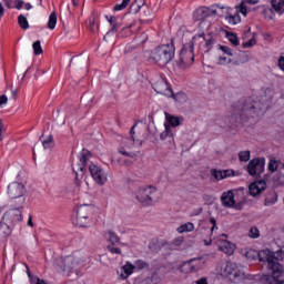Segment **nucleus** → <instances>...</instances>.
I'll return each mask as SVG.
<instances>
[{"mask_svg":"<svg viewBox=\"0 0 284 284\" xmlns=\"http://www.w3.org/2000/svg\"><path fill=\"white\" fill-rule=\"evenodd\" d=\"M27 225H28L29 227H34V223L32 222V215H29V220H28V222H27Z\"/></svg>","mask_w":284,"mask_h":284,"instance_id":"obj_55","label":"nucleus"},{"mask_svg":"<svg viewBox=\"0 0 284 284\" xmlns=\"http://www.w3.org/2000/svg\"><path fill=\"white\" fill-rule=\"evenodd\" d=\"M278 68L280 70H282V72H284V57H281L278 59Z\"/></svg>","mask_w":284,"mask_h":284,"instance_id":"obj_49","label":"nucleus"},{"mask_svg":"<svg viewBox=\"0 0 284 284\" xmlns=\"http://www.w3.org/2000/svg\"><path fill=\"white\" fill-rule=\"evenodd\" d=\"M239 159H240V161L247 163V161H250V151H241L239 153Z\"/></svg>","mask_w":284,"mask_h":284,"instance_id":"obj_41","label":"nucleus"},{"mask_svg":"<svg viewBox=\"0 0 284 284\" xmlns=\"http://www.w3.org/2000/svg\"><path fill=\"white\" fill-rule=\"evenodd\" d=\"M230 57L231 55H221L217 61L219 65H227L232 63V59Z\"/></svg>","mask_w":284,"mask_h":284,"instance_id":"obj_39","label":"nucleus"},{"mask_svg":"<svg viewBox=\"0 0 284 284\" xmlns=\"http://www.w3.org/2000/svg\"><path fill=\"white\" fill-rule=\"evenodd\" d=\"M136 199L141 205H154L161 199V193L154 186H145L138 190Z\"/></svg>","mask_w":284,"mask_h":284,"instance_id":"obj_8","label":"nucleus"},{"mask_svg":"<svg viewBox=\"0 0 284 284\" xmlns=\"http://www.w3.org/2000/svg\"><path fill=\"white\" fill-rule=\"evenodd\" d=\"M63 272H72V270H81L90 265V255L83 251L74 252L63 258Z\"/></svg>","mask_w":284,"mask_h":284,"instance_id":"obj_5","label":"nucleus"},{"mask_svg":"<svg viewBox=\"0 0 284 284\" xmlns=\"http://www.w3.org/2000/svg\"><path fill=\"white\" fill-rule=\"evenodd\" d=\"M266 187H267V183H265V181L263 180H260L250 184L248 192L251 196H258V194H261L262 192H265Z\"/></svg>","mask_w":284,"mask_h":284,"instance_id":"obj_18","label":"nucleus"},{"mask_svg":"<svg viewBox=\"0 0 284 284\" xmlns=\"http://www.w3.org/2000/svg\"><path fill=\"white\" fill-rule=\"evenodd\" d=\"M22 210H23V204H21L18 207L10 209L4 213L2 221H4L6 223H9L10 225H16V223L21 222L23 219Z\"/></svg>","mask_w":284,"mask_h":284,"instance_id":"obj_11","label":"nucleus"},{"mask_svg":"<svg viewBox=\"0 0 284 284\" xmlns=\"http://www.w3.org/2000/svg\"><path fill=\"white\" fill-rule=\"evenodd\" d=\"M196 284H207V278L206 277H201L195 282Z\"/></svg>","mask_w":284,"mask_h":284,"instance_id":"obj_53","label":"nucleus"},{"mask_svg":"<svg viewBox=\"0 0 284 284\" xmlns=\"http://www.w3.org/2000/svg\"><path fill=\"white\" fill-rule=\"evenodd\" d=\"M248 236L251 239H258L261 236V232L255 226H253L248 232Z\"/></svg>","mask_w":284,"mask_h":284,"instance_id":"obj_43","label":"nucleus"},{"mask_svg":"<svg viewBox=\"0 0 284 284\" xmlns=\"http://www.w3.org/2000/svg\"><path fill=\"white\" fill-rule=\"evenodd\" d=\"M118 274H119L120 278H123V281H125V278H130V276H132V274H134V264L126 262L120 268V271H118Z\"/></svg>","mask_w":284,"mask_h":284,"instance_id":"obj_19","label":"nucleus"},{"mask_svg":"<svg viewBox=\"0 0 284 284\" xmlns=\"http://www.w3.org/2000/svg\"><path fill=\"white\" fill-rule=\"evenodd\" d=\"M223 239H227V235L221 234L216 241V245H217L220 252H223L227 256H232V254H234V251L236 250V245H234V243H232L227 240H223Z\"/></svg>","mask_w":284,"mask_h":284,"instance_id":"obj_13","label":"nucleus"},{"mask_svg":"<svg viewBox=\"0 0 284 284\" xmlns=\"http://www.w3.org/2000/svg\"><path fill=\"white\" fill-rule=\"evenodd\" d=\"M161 283V277L159 276V273L154 272L149 276L145 281L144 284H159Z\"/></svg>","mask_w":284,"mask_h":284,"instance_id":"obj_29","label":"nucleus"},{"mask_svg":"<svg viewBox=\"0 0 284 284\" xmlns=\"http://www.w3.org/2000/svg\"><path fill=\"white\" fill-rule=\"evenodd\" d=\"M97 206L92 204H82L77 209V214L73 217V225L78 227H90L94 223V213Z\"/></svg>","mask_w":284,"mask_h":284,"instance_id":"obj_6","label":"nucleus"},{"mask_svg":"<svg viewBox=\"0 0 284 284\" xmlns=\"http://www.w3.org/2000/svg\"><path fill=\"white\" fill-rule=\"evenodd\" d=\"M268 170L270 172H276V170H278V162H276V160H270Z\"/></svg>","mask_w":284,"mask_h":284,"instance_id":"obj_44","label":"nucleus"},{"mask_svg":"<svg viewBox=\"0 0 284 284\" xmlns=\"http://www.w3.org/2000/svg\"><path fill=\"white\" fill-rule=\"evenodd\" d=\"M165 136H172L170 128H179V125L183 123V119L181 116H174L168 112L165 113Z\"/></svg>","mask_w":284,"mask_h":284,"instance_id":"obj_17","label":"nucleus"},{"mask_svg":"<svg viewBox=\"0 0 284 284\" xmlns=\"http://www.w3.org/2000/svg\"><path fill=\"white\" fill-rule=\"evenodd\" d=\"M181 243H183V239H176L171 244H163V247H169V250H178L181 247Z\"/></svg>","mask_w":284,"mask_h":284,"instance_id":"obj_33","label":"nucleus"},{"mask_svg":"<svg viewBox=\"0 0 284 284\" xmlns=\"http://www.w3.org/2000/svg\"><path fill=\"white\" fill-rule=\"evenodd\" d=\"M12 234V229L8 224V222H0V241L3 239H8Z\"/></svg>","mask_w":284,"mask_h":284,"instance_id":"obj_25","label":"nucleus"},{"mask_svg":"<svg viewBox=\"0 0 284 284\" xmlns=\"http://www.w3.org/2000/svg\"><path fill=\"white\" fill-rule=\"evenodd\" d=\"M154 90L158 94H163L164 97H172L175 101H179L180 99H185V93H176L172 91L170 88V84L165 82V80H160L154 85Z\"/></svg>","mask_w":284,"mask_h":284,"instance_id":"obj_10","label":"nucleus"},{"mask_svg":"<svg viewBox=\"0 0 284 284\" xmlns=\"http://www.w3.org/2000/svg\"><path fill=\"white\" fill-rule=\"evenodd\" d=\"M216 272L220 276H224L225 278H230L232 283H240L241 278H243V274L236 267V264L233 262H220L216 265Z\"/></svg>","mask_w":284,"mask_h":284,"instance_id":"obj_7","label":"nucleus"},{"mask_svg":"<svg viewBox=\"0 0 284 284\" xmlns=\"http://www.w3.org/2000/svg\"><path fill=\"white\" fill-rule=\"evenodd\" d=\"M260 0H243L239 6V12L243 14V17H247V13L252 11L250 6H256Z\"/></svg>","mask_w":284,"mask_h":284,"instance_id":"obj_22","label":"nucleus"},{"mask_svg":"<svg viewBox=\"0 0 284 284\" xmlns=\"http://www.w3.org/2000/svg\"><path fill=\"white\" fill-rule=\"evenodd\" d=\"M205 263H207V260L205 257H195L191 258V268L193 270V273L201 272L203 267H205Z\"/></svg>","mask_w":284,"mask_h":284,"instance_id":"obj_23","label":"nucleus"},{"mask_svg":"<svg viewBox=\"0 0 284 284\" xmlns=\"http://www.w3.org/2000/svg\"><path fill=\"white\" fill-rule=\"evenodd\" d=\"M34 54H43V48H41V41H36L32 45Z\"/></svg>","mask_w":284,"mask_h":284,"instance_id":"obj_40","label":"nucleus"},{"mask_svg":"<svg viewBox=\"0 0 284 284\" xmlns=\"http://www.w3.org/2000/svg\"><path fill=\"white\" fill-rule=\"evenodd\" d=\"M16 8H17V10H21V8H23V1L16 0Z\"/></svg>","mask_w":284,"mask_h":284,"instance_id":"obj_51","label":"nucleus"},{"mask_svg":"<svg viewBox=\"0 0 284 284\" xmlns=\"http://www.w3.org/2000/svg\"><path fill=\"white\" fill-rule=\"evenodd\" d=\"M120 153H122L123 156H128V152H125L124 150H120Z\"/></svg>","mask_w":284,"mask_h":284,"instance_id":"obj_62","label":"nucleus"},{"mask_svg":"<svg viewBox=\"0 0 284 284\" xmlns=\"http://www.w3.org/2000/svg\"><path fill=\"white\" fill-rule=\"evenodd\" d=\"M283 258V250L272 252L270 248H264L258 252V260L262 263H267V270L271 272L266 275L265 284H284L283 265L280 263Z\"/></svg>","mask_w":284,"mask_h":284,"instance_id":"obj_1","label":"nucleus"},{"mask_svg":"<svg viewBox=\"0 0 284 284\" xmlns=\"http://www.w3.org/2000/svg\"><path fill=\"white\" fill-rule=\"evenodd\" d=\"M233 174H234V171L232 170H224V171L212 170L211 171V176H213L215 181H223V179H227V176H232Z\"/></svg>","mask_w":284,"mask_h":284,"instance_id":"obj_24","label":"nucleus"},{"mask_svg":"<svg viewBox=\"0 0 284 284\" xmlns=\"http://www.w3.org/2000/svg\"><path fill=\"white\" fill-rule=\"evenodd\" d=\"M271 6L275 12H281L284 7V0H271Z\"/></svg>","mask_w":284,"mask_h":284,"instance_id":"obj_31","label":"nucleus"},{"mask_svg":"<svg viewBox=\"0 0 284 284\" xmlns=\"http://www.w3.org/2000/svg\"><path fill=\"white\" fill-rule=\"evenodd\" d=\"M90 151L82 150V152L78 155L79 163L73 168V170L85 172V170L89 168V172L94 183H97V185H105V183H108V172H105L100 165L94 163L90 164Z\"/></svg>","mask_w":284,"mask_h":284,"instance_id":"obj_2","label":"nucleus"},{"mask_svg":"<svg viewBox=\"0 0 284 284\" xmlns=\"http://www.w3.org/2000/svg\"><path fill=\"white\" fill-rule=\"evenodd\" d=\"M247 172L251 176H261L265 172V159H254L247 165Z\"/></svg>","mask_w":284,"mask_h":284,"instance_id":"obj_12","label":"nucleus"},{"mask_svg":"<svg viewBox=\"0 0 284 284\" xmlns=\"http://www.w3.org/2000/svg\"><path fill=\"white\" fill-rule=\"evenodd\" d=\"M3 2L7 6V8H14V6L12 4V0H3Z\"/></svg>","mask_w":284,"mask_h":284,"instance_id":"obj_54","label":"nucleus"},{"mask_svg":"<svg viewBox=\"0 0 284 284\" xmlns=\"http://www.w3.org/2000/svg\"><path fill=\"white\" fill-rule=\"evenodd\" d=\"M194 63V44L186 43L183 45L180 52V65L181 68H190Z\"/></svg>","mask_w":284,"mask_h":284,"instance_id":"obj_9","label":"nucleus"},{"mask_svg":"<svg viewBox=\"0 0 284 284\" xmlns=\"http://www.w3.org/2000/svg\"><path fill=\"white\" fill-rule=\"evenodd\" d=\"M267 110V103H262L261 101H254L252 104V98H250L242 106L240 115H233L231 121H239L240 123H245L250 118L261 116L263 112Z\"/></svg>","mask_w":284,"mask_h":284,"instance_id":"obj_3","label":"nucleus"},{"mask_svg":"<svg viewBox=\"0 0 284 284\" xmlns=\"http://www.w3.org/2000/svg\"><path fill=\"white\" fill-rule=\"evenodd\" d=\"M26 194V185L19 182H12L8 185V196L11 199H21Z\"/></svg>","mask_w":284,"mask_h":284,"instance_id":"obj_16","label":"nucleus"},{"mask_svg":"<svg viewBox=\"0 0 284 284\" xmlns=\"http://www.w3.org/2000/svg\"><path fill=\"white\" fill-rule=\"evenodd\" d=\"M220 128H227V124H222L220 121L216 122Z\"/></svg>","mask_w":284,"mask_h":284,"instance_id":"obj_61","label":"nucleus"},{"mask_svg":"<svg viewBox=\"0 0 284 284\" xmlns=\"http://www.w3.org/2000/svg\"><path fill=\"white\" fill-rule=\"evenodd\" d=\"M18 22L22 30H28V28H30V24L28 23V19L26 18V16H19Z\"/></svg>","mask_w":284,"mask_h":284,"instance_id":"obj_36","label":"nucleus"},{"mask_svg":"<svg viewBox=\"0 0 284 284\" xmlns=\"http://www.w3.org/2000/svg\"><path fill=\"white\" fill-rule=\"evenodd\" d=\"M42 145L44 150H50V148L54 145V140L52 139V135H49L45 140H43Z\"/></svg>","mask_w":284,"mask_h":284,"instance_id":"obj_38","label":"nucleus"},{"mask_svg":"<svg viewBox=\"0 0 284 284\" xmlns=\"http://www.w3.org/2000/svg\"><path fill=\"white\" fill-rule=\"evenodd\" d=\"M130 1H132V0H122V2L120 4H115L114 6L115 12H121V10H125V8H128V6H130Z\"/></svg>","mask_w":284,"mask_h":284,"instance_id":"obj_37","label":"nucleus"},{"mask_svg":"<svg viewBox=\"0 0 284 284\" xmlns=\"http://www.w3.org/2000/svg\"><path fill=\"white\" fill-rule=\"evenodd\" d=\"M193 43L204 50H211L212 45H214V39L211 34L197 33L193 37Z\"/></svg>","mask_w":284,"mask_h":284,"instance_id":"obj_14","label":"nucleus"},{"mask_svg":"<svg viewBox=\"0 0 284 284\" xmlns=\"http://www.w3.org/2000/svg\"><path fill=\"white\" fill-rule=\"evenodd\" d=\"M175 52L176 49L174 48V42L171 41L170 44H162L152 50L150 53V60L156 65H160V68H165V65L174 59Z\"/></svg>","mask_w":284,"mask_h":284,"instance_id":"obj_4","label":"nucleus"},{"mask_svg":"<svg viewBox=\"0 0 284 284\" xmlns=\"http://www.w3.org/2000/svg\"><path fill=\"white\" fill-rule=\"evenodd\" d=\"M227 128L234 129V124L233 123L227 124Z\"/></svg>","mask_w":284,"mask_h":284,"instance_id":"obj_64","label":"nucleus"},{"mask_svg":"<svg viewBox=\"0 0 284 284\" xmlns=\"http://www.w3.org/2000/svg\"><path fill=\"white\" fill-rule=\"evenodd\" d=\"M214 14H217L215 6L200 7L193 12V19L194 21H203V19H207V17H214Z\"/></svg>","mask_w":284,"mask_h":284,"instance_id":"obj_15","label":"nucleus"},{"mask_svg":"<svg viewBox=\"0 0 284 284\" xmlns=\"http://www.w3.org/2000/svg\"><path fill=\"white\" fill-rule=\"evenodd\" d=\"M104 239H106V241H109V243L112 245H116V243H119V236H116V233L112 231H106L104 233Z\"/></svg>","mask_w":284,"mask_h":284,"instance_id":"obj_27","label":"nucleus"},{"mask_svg":"<svg viewBox=\"0 0 284 284\" xmlns=\"http://www.w3.org/2000/svg\"><path fill=\"white\" fill-rule=\"evenodd\" d=\"M105 19L111 26V32H116V30H119V23L116 22V18L112 16H105Z\"/></svg>","mask_w":284,"mask_h":284,"instance_id":"obj_30","label":"nucleus"},{"mask_svg":"<svg viewBox=\"0 0 284 284\" xmlns=\"http://www.w3.org/2000/svg\"><path fill=\"white\" fill-rule=\"evenodd\" d=\"M227 40L230 41V43H232V45L236 47L239 45V37H236V34L234 33H227Z\"/></svg>","mask_w":284,"mask_h":284,"instance_id":"obj_42","label":"nucleus"},{"mask_svg":"<svg viewBox=\"0 0 284 284\" xmlns=\"http://www.w3.org/2000/svg\"><path fill=\"white\" fill-rule=\"evenodd\" d=\"M6 133V125L0 122V141H3V134Z\"/></svg>","mask_w":284,"mask_h":284,"instance_id":"obj_47","label":"nucleus"},{"mask_svg":"<svg viewBox=\"0 0 284 284\" xmlns=\"http://www.w3.org/2000/svg\"><path fill=\"white\" fill-rule=\"evenodd\" d=\"M220 50L224 52V54H227V57H232V49H230V47L221 45Z\"/></svg>","mask_w":284,"mask_h":284,"instance_id":"obj_46","label":"nucleus"},{"mask_svg":"<svg viewBox=\"0 0 284 284\" xmlns=\"http://www.w3.org/2000/svg\"><path fill=\"white\" fill-rule=\"evenodd\" d=\"M222 204L224 207H234L236 200H234V191L224 192L221 196Z\"/></svg>","mask_w":284,"mask_h":284,"instance_id":"obj_20","label":"nucleus"},{"mask_svg":"<svg viewBox=\"0 0 284 284\" xmlns=\"http://www.w3.org/2000/svg\"><path fill=\"white\" fill-rule=\"evenodd\" d=\"M26 10H32V4L27 3V4H26Z\"/></svg>","mask_w":284,"mask_h":284,"instance_id":"obj_60","label":"nucleus"},{"mask_svg":"<svg viewBox=\"0 0 284 284\" xmlns=\"http://www.w3.org/2000/svg\"><path fill=\"white\" fill-rule=\"evenodd\" d=\"M84 184L87 185V190H90V183H88V181H85Z\"/></svg>","mask_w":284,"mask_h":284,"instance_id":"obj_63","label":"nucleus"},{"mask_svg":"<svg viewBox=\"0 0 284 284\" xmlns=\"http://www.w3.org/2000/svg\"><path fill=\"white\" fill-rule=\"evenodd\" d=\"M90 23H91V26H90V30H92L93 32H94V30H97V28H99V26H97L95 23H94V21H90Z\"/></svg>","mask_w":284,"mask_h":284,"instance_id":"obj_57","label":"nucleus"},{"mask_svg":"<svg viewBox=\"0 0 284 284\" xmlns=\"http://www.w3.org/2000/svg\"><path fill=\"white\" fill-rule=\"evenodd\" d=\"M48 28H49V30H54L57 28V13L55 12H52L49 16Z\"/></svg>","mask_w":284,"mask_h":284,"instance_id":"obj_32","label":"nucleus"},{"mask_svg":"<svg viewBox=\"0 0 284 284\" xmlns=\"http://www.w3.org/2000/svg\"><path fill=\"white\" fill-rule=\"evenodd\" d=\"M180 270L183 274H194V270H192V260L184 262L180 266Z\"/></svg>","mask_w":284,"mask_h":284,"instance_id":"obj_28","label":"nucleus"},{"mask_svg":"<svg viewBox=\"0 0 284 284\" xmlns=\"http://www.w3.org/2000/svg\"><path fill=\"white\" fill-rule=\"evenodd\" d=\"M134 128H136V124H134V125L131 128V130H130V134H131V138H132L131 143H134V134H135Z\"/></svg>","mask_w":284,"mask_h":284,"instance_id":"obj_52","label":"nucleus"},{"mask_svg":"<svg viewBox=\"0 0 284 284\" xmlns=\"http://www.w3.org/2000/svg\"><path fill=\"white\" fill-rule=\"evenodd\" d=\"M133 266H134V270H148V267H150V264H148L143 260H138L134 262Z\"/></svg>","mask_w":284,"mask_h":284,"instance_id":"obj_35","label":"nucleus"},{"mask_svg":"<svg viewBox=\"0 0 284 284\" xmlns=\"http://www.w3.org/2000/svg\"><path fill=\"white\" fill-rule=\"evenodd\" d=\"M210 225H211L210 226L211 236H213V239H215L214 234H217L219 226L216 225V220L214 217L210 219Z\"/></svg>","mask_w":284,"mask_h":284,"instance_id":"obj_34","label":"nucleus"},{"mask_svg":"<svg viewBox=\"0 0 284 284\" xmlns=\"http://www.w3.org/2000/svg\"><path fill=\"white\" fill-rule=\"evenodd\" d=\"M176 232L179 234H185V232H194V223H184L176 229Z\"/></svg>","mask_w":284,"mask_h":284,"instance_id":"obj_26","label":"nucleus"},{"mask_svg":"<svg viewBox=\"0 0 284 284\" xmlns=\"http://www.w3.org/2000/svg\"><path fill=\"white\" fill-rule=\"evenodd\" d=\"M6 103H8V97L0 95V105H6Z\"/></svg>","mask_w":284,"mask_h":284,"instance_id":"obj_50","label":"nucleus"},{"mask_svg":"<svg viewBox=\"0 0 284 284\" xmlns=\"http://www.w3.org/2000/svg\"><path fill=\"white\" fill-rule=\"evenodd\" d=\"M239 7L233 11L232 9H227V16H226V21L230 23V26H236L241 23V16L239 14Z\"/></svg>","mask_w":284,"mask_h":284,"instance_id":"obj_21","label":"nucleus"},{"mask_svg":"<svg viewBox=\"0 0 284 284\" xmlns=\"http://www.w3.org/2000/svg\"><path fill=\"white\" fill-rule=\"evenodd\" d=\"M204 245H212V237L203 240Z\"/></svg>","mask_w":284,"mask_h":284,"instance_id":"obj_58","label":"nucleus"},{"mask_svg":"<svg viewBox=\"0 0 284 284\" xmlns=\"http://www.w3.org/2000/svg\"><path fill=\"white\" fill-rule=\"evenodd\" d=\"M109 251L111 254H121V248L114 247V246H109Z\"/></svg>","mask_w":284,"mask_h":284,"instance_id":"obj_48","label":"nucleus"},{"mask_svg":"<svg viewBox=\"0 0 284 284\" xmlns=\"http://www.w3.org/2000/svg\"><path fill=\"white\" fill-rule=\"evenodd\" d=\"M267 12H270L268 19L271 20L274 19V11L272 9H268V10L266 9L265 14H267Z\"/></svg>","mask_w":284,"mask_h":284,"instance_id":"obj_56","label":"nucleus"},{"mask_svg":"<svg viewBox=\"0 0 284 284\" xmlns=\"http://www.w3.org/2000/svg\"><path fill=\"white\" fill-rule=\"evenodd\" d=\"M256 45V38H251L248 41L243 42V48H254Z\"/></svg>","mask_w":284,"mask_h":284,"instance_id":"obj_45","label":"nucleus"},{"mask_svg":"<svg viewBox=\"0 0 284 284\" xmlns=\"http://www.w3.org/2000/svg\"><path fill=\"white\" fill-rule=\"evenodd\" d=\"M37 284H48V283H45V281H43V280H41V278H38V280H37Z\"/></svg>","mask_w":284,"mask_h":284,"instance_id":"obj_59","label":"nucleus"}]
</instances>
